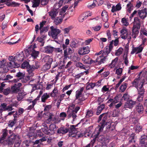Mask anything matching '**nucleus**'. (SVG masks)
<instances>
[{
  "label": "nucleus",
  "instance_id": "obj_1",
  "mask_svg": "<svg viewBox=\"0 0 147 147\" xmlns=\"http://www.w3.org/2000/svg\"><path fill=\"white\" fill-rule=\"evenodd\" d=\"M108 113H103L101 114L99 117L97 121L98 123H99L102 120L101 122L99 123L98 127H99L98 130L96 132V134L95 135V137H98L100 135V132L102 131L104 128L105 127V131H109L112 129H111V124L107 122V119Z\"/></svg>",
  "mask_w": 147,
  "mask_h": 147
},
{
  "label": "nucleus",
  "instance_id": "obj_2",
  "mask_svg": "<svg viewBox=\"0 0 147 147\" xmlns=\"http://www.w3.org/2000/svg\"><path fill=\"white\" fill-rule=\"evenodd\" d=\"M24 59V55L23 52L20 53L16 54L15 56H9V62L7 63L8 67L10 68L18 67L20 66V63Z\"/></svg>",
  "mask_w": 147,
  "mask_h": 147
},
{
  "label": "nucleus",
  "instance_id": "obj_3",
  "mask_svg": "<svg viewBox=\"0 0 147 147\" xmlns=\"http://www.w3.org/2000/svg\"><path fill=\"white\" fill-rule=\"evenodd\" d=\"M22 84L21 83H18L12 86L10 88L11 94L17 93L18 92Z\"/></svg>",
  "mask_w": 147,
  "mask_h": 147
},
{
  "label": "nucleus",
  "instance_id": "obj_4",
  "mask_svg": "<svg viewBox=\"0 0 147 147\" xmlns=\"http://www.w3.org/2000/svg\"><path fill=\"white\" fill-rule=\"evenodd\" d=\"M140 144L141 147H147V136L144 135L140 138Z\"/></svg>",
  "mask_w": 147,
  "mask_h": 147
},
{
  "label": "nucleus",
  "instance_id": "obj_5",
  "mask_svg": "<svg viewBox=\"0 0 147 147\" xmlns=\"http://www.w3.org/2000/svg\"><path fill=\"white\" fill-rule=\"evenodd\" d=\"M51 30V34L52 38L55 39L58 34L61 32V30L58 29L54 28V27L52 26L50 27Z\"/></svg>",
  "mask_w": 147,
  "mask_h": 147
},
{
  "label": "nucleus",
  "instance_id": "obj_6",
  "mask_svg": "<svg viewBox=\"0 0 147 147\" xmlns=\"http://www.w3.org/2000/svg\"><path fill=\"white\" fill-rule=\"evenodd\" d=\"M144 47V46H141V45H140L138 47H133L131 54V55H133L136 53V54L142 52Z\"/></svg>",
  "mask_w": 147,
  "mask_h": 147
},
{
  "label": "nucleus",
  "instance_id": "obj_7",
  "mask_svg": "<svg viewBox=\"0 0 147 147\" xmlns=\"http://www.w3.org/2000/svg\"><path fill=\"white\" fill-rule=\"evenodd\" d=\"M138 15L142 19H144L147 16V11L146 8H145L141 10H138Z\"/></svg>",
  "mask_w": 147,
  "mask_h": 147
},
{
  "label": "nucleus",
  "instance_id": "obj_8",
  "mask_svg": "<svg viewBox=\"0 0 147 147\" xmlns=\"http://www.w3.org/2000/svg\"><path fill=\"white\" fill-rule=\"evenodd\" d=\"M136 101H134L132 100L127 101L125 103L124 107L126 108L131 109L135 105Z\"/></svg>",
  "mask_w": 147,
  "mask_h": 147
},
{
  "label": "nucleus",
  "instance_id": "obj_9",
  "mask_svg": "<svg viewBox=\"0 0 147 147\" xmlns=\"http://www.w3.org/2000/svg\"><path fill=\"white\" fill-rule=\"evenodd\" d=\"M142 81H140V77L134 79L133 82H132L133 86L135 87L136 88L139 87V86H140L141 85Z\"/></svg>",
  "mask_w": 147,
  "mask_h": 147
},
{
  "label": "nucleus",
  "instance_id": "obj_10",
  "mask_svg": "<svg viewBox=\"0 0 147 147\" xmlns=\"http://www.w3.org/2000/svg\"><path fill=\"white\" fill-rule=\"evenodd\" d=\"M140 29V28L133 27L132 34H131L132 38H135L138 36Z\"/></svg>",
  "mask_w": 147,
  "mask_h": 147
},
{
  "label": "nucleus",
  "instance_id": "obj_11",
  "mask_svg": "<svg viewBox=\"0 0 147 147\" xmlns=\"http://www.w3.org/2000/svg\"><path fill=\"white\" fill-rule=\"evenodd\" d=\"M2 136L0 138V144H2L8 135V130L5 128L2 130Z\"/></svg>",
  "mask_w": 147,
  "mask_h": 147
},
{
  "label": "nucleus",
  "instance_id": "obj_12",
  "mask_svg": "<svg viewBox=\"0 0 147 147\" xmlns=\"http://www.w3.org/2000/svg\"><path fill=\"white\" fill-rule=\"evenodd\" d=\"M136 110L139 115L143 113L144 112V108L142 105L140 103L138 104L136 107Z\"/></svg>",
  "mask_w": 147,
  "mask_h": 147
},
{
  "label": "nucleus",
  "instance_id": "obj_13",
  "mask_svg": "<svg viewBox=\"0 0 147 147\" xmlns=\"http://www.w3.org/2000/svg\"><path fill=\"white\" fill-rule=\"evenodd\" d=\"M90 52L88 46L83 47L79 51V53L80 55H84Z\"/></svg>",
  "mask_w": 147,
  "mask_h": 147
},
{
  "label": "nucleus",
  "instance_id": "obj_14",
  "mask_svg": "<svg viewBox=\"0 0 147 147\" xmlns=\"http://www.w3.org/2000/svg\"><path fill=\"white\" fill-rule=\"evenodd\" d=\"M133 27L140 28L141 26V21L138 17H135L134 18Z\"/></svg>",
  "mask_w": 147,
  "mask_h": 147
},
{
  "label": "nucleus",
  "instance_id": "obj_15",
  "mask_svg": "<svg viewBox=\"0 0 147 147\" xmlns=\"http://www.w3.org/2000/svg\"><path fill=\"white\" fill-rule=\"evenodd\" d=\"M54 49V47L50 45H49L43 48V51L47 53H51L53 51Z\"/></svg>",
  "mask_w": 147,
  "mask_h": 147
},
{
  "label": "nucleus",
  "instance_id": "obj_16",
  "mask_svg": "<svg viewBox=\"0 0 147 147\" xmlns=\"http://www.w3.org/2000/svg\"><path fill=\"white\" fill-rule=\"evenodd\" d=\"M121 34V38L125 39L127 38V30L126 28H123L120 31Z\"/></svg>",
  "mask_w": 147,
  "mask_h": 147
},
{
  "label": "nucleus",
  "instance_id": "obj_17",
  "mask_svg": "<svg viewBox=\"0 0 147 147\" xmlns=\"http://www.w3.org/2000/svg\"><path fill=\"white\" fill-rule=\"evenodd\" d=\"M69 131L68 128L65 127H61L59 128L57 131L58 134H64L67 133Z\"/></svg>",
  "mask_w": 147,
  "mask_h": 147
},
{
  "label": "nucleus",
  "instance_id": "obj_18",
  "mask_svg": "<svg viewBox=\"0 0 147 147\" xmlns=\"http://www.w3.org/2000/svg\"><path fill=\"white\" fill-rule=\"evenodd\" d=\"M96 140L98 141L100 143H103L104 142L105 143V142H108L109 140L108 139H107L105 138V137L103 135H100L98 137H95Z\"/></svg>",
  "mask_w": 147,
  "mask_h": 147
},
{
  "label": "nucleus",
  "instance_id": "obj_19",
  "mask_svg": "<svg viewBox=\"0 0 147 147\" xmlns=\"http://www.w3.org/2000/svg\"><path fill=\"white\" fill-rule=\"evenodd\" d=\"M144 84V82H143L140 86L136 88L138 90V94L144 95L145 89L143 87V86Z\"/></svg>",
  "mask_w": 147,
  "mask_h": 147
},
{
  "label": "nucleus",
  "instance_id": "obj_20",
  "mask_svg": "<svg viewBox=\"0 0 147 147\" xmlns=\"http://www.w3.org/2000/svg\"><path fill=\"white\" fill-rule=\"evenodd\" d=\"M105 107L104 104H102L101 105L98 106L96 109V114L97 115H100L102 111L104 109Z\"/></svg>",
  "mask_w": 147,
  "mask_h": 147
},
{
  "label": "nucleus",
  "instance_id": "obj_21",
  "mask_svg": "<svg viewBox=\"0 0 147 147\" xmlns=\"http://www.w3.org/2000/svg\"><path fill=\"white\" fill-rule=\"evenodd\" d=\"M58 12L56 9H53L51 10L48 12L49 15L51 16L52 19H54L57 15L58 14Z\"/></svg>",
  "mask_w": 147,
  "mask_h": 147
},
{
  "label": "nucleus",
  "instance_id": "obj_22",
  "mask_svg": "<svg viewBox=\"0 0 147 147\" xmlns=\"http://www.w3.org/2000/svg\"><path fill=\"white\" fill-rule=\"evenodd\" d=\"M84 88L83 87L81 88L78 90H77L76 93V99L75 101L81 97L82 95V92L83 91Z\"/></svg>",
  "mask_w": 147,
  "mask_h": 147
},
{
  "label": "nucleus",
  "instance_id": "obj_23",
  "mask_svg": "<svg viewBox=\"0 0 147 147\" xmlns=\"http://www.w3.org/2000/svg\"><path fill=\"white\" fill-rule=\"evenodd\" d=\"M121 9V5L120 3H119L117 4L116 6L114 5L112 6L111 11L112 13H114L117 11L120 10Z\"/></svg>",
  "mask_w": 147,
  "mask_h": 147
},
{
  "label": "nucleus",
  "instance_id": "obj_24",
  "mask_svg": "<svg viewBox=\"0 0 147 147\" xmlns=\"http://www.w3.org/2000/svg\"><path fill=\"white\" fill-rule=\"evenodd\" d=\"M50 135L53 134L56 129V126L55 124H51L49 126Z\"/></svg>",
  "mask_w": 147,
  "mask_h": 147
},
{
  "label": "nucleus",
  "instance_id": "obj_25",
  "mask_svg": "<svg viewBox=\"0 0 147 147\" xmlns=\"http://www.w3.org/2000/svg\"><path fill=\"white\" fill-rule=\"evenodd\" d=\"M101 16L103 21L107 22L108 20V15L107 12L105 11H103L101 13Z\"/></svg>",
  "mask_w": 147,
  "mask_h": 147
},
{
  "label": "nucleus",
  "instance_id": "obj_26",
  "mask_svg": "<svg viewBox=\"0 0 147 147\" xmlns=\"http://www.w3.org/2000/svg\"><path fill=\"white\" fill-rule=\"evenodd\" d=\"M135 135L134 134H131L130 135L128 139V144H130L131 143L133 144L134 143L135 144L136 141L135 140Z\"/></svg>",
  "mask_w": 147,
  "mask_h": 147
},
{
  "label": "nucleus",
  "instance_id": "obj_27",
  "mask_svg": "<svg viewBox=\"0 0 147 147\" xmlns=\"http://www.w3.org/2000/svg\"><path fill=\"white\" fill-rule=\"evenodd\" d=\"M35 69L33 65H29L27 68V70L28 73L29 74V75L32 76L34 74L33 73V71Z\"/></svg>",
  "mask_w": 147,
  "mask_h": 147
},
{
  "label": "nucleus",
  "instance_id": "obj_28",
  "mask_svg": "<svg viewBox=\"0 0 147 147\" xmlns=\"http://www.w3.org/2000/svg\"><path fill=\"white\" fill-rule=\"evenodd\" d=\"M2 92L0 91V93H3V94L5 96H7L9 94H11V89L10 87L5 89H4L2 90Z\"/></svg>",
  "mask_w": 147,
  "mask_h": 147
},
{
  "label": "nucleus",
  "instance_id": "obj_29",
  "mask_svg": "<svg viewBox=\"0 0 147 147\" xmlns=\"http://www.w3.org/2000/svg\"><path fill=\"white\" fill-rule=\"evenodd\" d=\"M103 55H101L98 57V65H100L102 63H104V62L105 61L106 59H107V56L103 57Z\"/></svg>",
  "mask_w": 147,
  "mask_h": 147
},
{
  "label": "nucleus",
  "instance_id": "obj_30",
  "mask_svg": "<svg viewBox=\"0 0 147 147\" xmlns=\"http://www.w3.org/2000/svg\"><path fill=\"white\" fill-rule=\"evenodd\" d=\"M88 17V15L85 13H83L78 18V20L80 22H83Z\"/></svg>",
  "mask_w": 147,
  "mask_h": 147
},
{
  "label": "nucleus",
  "instance_id": "obj_31",
  "mask_svg": "<svg viewBox=\"0 0 147 147\" xmlns=\"http://www.w3.org/2000/svg\"><path fill=\"white\" fill-rule=\"evenodd\" d=\"M39 54V52L38 51H36L34 49H32V50L31 51L30 54L32 57L34 59H35L37 57Z\"/></svg>",
  "mask_w": 147,
  "mask_h": 147
},
{
  "label": "nucleus",
  "instance_id": "obj_32",
  "mask_svg": "<svg viewBox=\"0 0 147 147\" xmlns=\"http://www.w3.org/2000/svg\"><path fill=\"white\" fill-rule=\"evenodd\" d=\"M118 59V58L116 57L113 60L111 63L109 64V67L111 68H113L116 65L117 61Z\"/></svg>",
  "mask_w": 147,
  "mask_h": 147
},
{
  "label": "nucleus",
  "instance_id": "obj_33",
  "mask_svg": "<svg viewBox=\"0 0 147 147\" xmlns=\"http://www.w3.org/2000/svg\"><path fill=\"white\" fill-rule=\"evenodd\" d=\"M75 65L76 67H79L81 69L87 70L85 66L81 63L78 62H76L75 63Z\"/></svg>",
  "mask_w": 147,
  "mask_h": 147
},
{
  "label": "nucleus",
  "instance_id": "obj_34",
  "mask_svg": "<svg viewBox=\"0 0 147 147\" xmlns=\"http://www.w3.org/2000/svg\"><path fill=\"white\" fill-rule=\"evenodd\" d=\"M14 142V141H13V140H12L11 139L10 140L9 139V138H8V140H5L3 142V143L1 144L5 145V144H7L9 146L12 145Z\"/></svg>",
  "mask_w": 147,
  "mask_h": 147
},
{
  "label": "nucleus",
  "instance_id": "obj_35",
  "mask_svg": "<svg viewBox=\"0 0 147 147\" xmlns=\"http://www.w3.org/2000/svg\"><path fill=\"white\" fill-rule=\"evenodd\" d=\"M50 97V95L47 93H44L41 97V102H45L46 100Z\"/></svg>",
  "mask_w": 147,
  "mask_h": 147
},
{
  "label": "nucleus",
  "instance_id": "obj_36",
  "mask_svg": "<svg viewBox=\"0 0 147 147\" xmlns=\"http://www.w3.org/2000/svg\"><path fill=\"white\" fill-rule=\"evenodd\" d=\"M93 115V112L92 110L88 109L86 111V117L87 118H88L92 117Z\"/></svg>",
  "mask_w": 147,
  "mask_h": 147
},
{
  "label": "nucleus",
  "instance_id": "obj_37",
  "mask_svg": "<svg viewBox=\"0 0 147 147\" xmlns=\"http://www.w3.org/2000/svg\"><path fill=\"white\" fill-rule=\"evenodd\" d=\"M25 75V74H24L21 72H19L17 73L16 77L18 78V81H19L20 79L24 77Z\"/></svg>",
  "mask_w": 147,
  "mask_h": 147
},
{
  "label": "nucleus",
  "instance_id": "obj_38",
  "mask_svg": "<svg viewBox=\"0 0 147 147\" xmlns=\"http://www.w3.org/2000/svg\"><path fill=\"white\" fill-rule=\"evenodd\" d=\"M95 86V84L94 83H90L87 85L86 89V90H90V89H93Z\"/></svg>",
  "mask_w": 147,
  "mask_h": 147
},
{
  "label": "nucleus",
  "instance_id": "obj_39",
  "mask_svg": "<svg viewBox=\"0 0 147 147\" xmlns=\"http://www.w3.org/2000/svg\"><path fill=\"white\" fill-rule=\"evenodd\" d=\"M17 119H14L12 120H10L8 122V126L9 127H12L16 123Z\"/></svg>",
  "mask_w": 147,
  "mask_h": 147
},
{
  "label": "nucleus",
  "instance_id": "obj_40",
  "mask_svg": "<svg viewBox=\"0 0 147 147\" xmlns=\"http://www.w3.org/2000/svg\"><path fill=\"white\" fill-rule=\"evenodd\" d=\"M31 76H24V77L20 79V80L23 83H26L30 79Z\"/></svg>",
  "mask_w": 147,
  "mask_h": 147
},
{
  "label": "nucleus",
  "instance_id": "obj_41",
  "mask_svg": "<svg viewBox=\"0 0 147 147\" xmlns=\"http://www.w3.org/2000/svg\"><path fill=\"white\" fill-rule=\"evenodd\" d=\"M127 84L125 82H123V83L121 85L120 87V90L122 92H123L126 89Z\"/></svg>",
  "mask_w": 147,
  "mask_h": 147
},
{
  "label": "nucleus",
  "instance_id": "obj_42",
  "mask_svg": "<svg viewBox=\"0 0 147 147\" xmlns=\"http://www.w3.org/2000/svg\"><path fill=\"white\" fill-rule=\"evenodd\" d=\"M57 89L55 88L53 89L50 94V96L51 97H55L58 93Z\"/></svg>",
  "mask_w": 147,
  "mask_h": 147
},
{
  "label": "nucleus",
  "instance_id": "obj_43",
  "mask_svg": "<svg viewBox=\"0 0 147 147\" xmlns=\"http://www.w3.org/2000/svg\"><path fill=\"white\" fill-rule=\"evenodd\" d=\"M7 105V103H1V106H0V110L2 111V112L6 111Z\"/></svg>",
  "mask_w": 147,
  "mask_h": 147
},
{
  "label": "nucleus",
  "instance_id": "obj_44",
  "mask_svg": "<svg viewBox=\"0 0 147 147\" xmlns=\"http://www.w3.org/2000/svg\"><path fill=\"white\" fill-rule=\"evenodd\" d=\"M91 59L89 56L88 55H86L84 56L83 60L86 64H90V59Z\"/></svg>",
  "mask_w": 147,
  "mask_h": 147
},
{
  "label": "nucleus",
  "instance_id": "obj_45",
  "mask_svg": "<svg viewBox=\"0 0 147 147\" xmlns=\"http://www.w3.org/2000/svg\"><path fill=\"white\" fill-rule=\"evenodd\" d=\"M42 131L45 134L50 135L49 129L48 127H43L42 128Z\"/></svg>",
  "mask_w": 147,
  "mask_h": 147
},
{
  "label": "nucleus",
  "instance_id": "obj_46",
  "mask_svg": "<svg viewBox=\"0 0 147 147\" xmlns=\"http://www.w3.org/2000/svg\"><path fill=\"white\" fill-rule=\"evenodd\" d=\"M63 19L61 18H59L58 17L56 18L54 20V22L56 25H58L61 24L62 22Z\"/></svg>",
  "mask_w": 147,
  "mask_h": 147
},
{
  "label": "nucleus",
  "instance_id": "obj_47",
  "mask_svg": "<svg viewBox=\"0 0 147 147\" xmlns=\"http://www.w3.org/2000/svg\"><path fill=\"white\" fill-rule=\"evenodd\" d=\"M29 62L27 61H24L22 64L21 67L23 68H27L29 65Z\"/></svg>",
  "mask_w": 147,
  "mask_h": 147
},
{
  "label": "nucleus",
  "instance_id": "obj_48",
  "mask_svg": "<svg viewBox=\"0 0 147 147\" xmlns=\"http://www.w3.org/2000/svg\"><path fill=\"white\" fill-rule=\"evenodd\" d=\"M127 6L128 8V12L129 13H130L131 11L133 9V5L130 2L127 5Z\"/></svg>",
  "mask_w": 147,
  "mask_h": 147
},
{
  "label": "nucleus",
  "instance_id": "obj_49",
  "mask_svg": "<svg viewBox=\"0 0 147 147\" xmlns=\"http://www.w3.org/2000/svg\"><path fill=\"white\" fill-rule=\"evenodd\" d=\"M49 29V27L48 26L43 27L42 29H41L40 30V33L42 34L43 32H47L48 31Z\"/></svg>",
  "mask_w": 147,
  "mask_h": 147
},
{
  "label": "nucleus",
  "instance_id": "obj_50",
  "mask_svg": "<svg viewBox=\"0 0 147 147\" xmlns=\"http://www.w3.org/2000/svg\"><path fill=\"white\" fill-rule=\"evenodd\" d=\"M96 140V139L94 138L85 147H93Z\"/></svg>",
  "mask_w": 147,
  "mask_h": 147
},
{
  "label": "nucleus",
  "instance_id": "obj_51",
  "mask_svg": "<svg viewBox=\"0 0 147 147\" xmlns=\"http://www.w3.org/2000/svg\"><path fill=\"white\" fill-rule=\"evenodd\" d=\"M66 94H62L60 95L59 96V99L58 101H59L60 102H59V103L62 100L64 99H66L67 98L66 96Z\"/></svg>",
  "mask_w": 147,
  "mask_h": 147
},
{
  "label": "nucleus",
  "instance_id": "obj_52",
  "mask_svg": "<svg viewBox=\"0 0 147 147\" xmlns=\"http://www.w3.org/2000/svg\"><path fill=\"white\" fill-rule=\"evenodd\" d=\"M51 67V65L47 63H46L42 67V69L43 70L47 71Z\"/></svg>",
  "mask_w": 147,
  "mask_h": 147
},
{
  "label": "nucleus",
  "instance_id": "obj_53",
  "mask_svg": "<svg viewBox=\"0 0 147 147\" xmlns=\"http://www.w3.org/2000/svg\"><path fill=\"white\" fill-rule=\"evenodd\" d=\"M34 3L32 7H36L38 6L40 3V0H34Z\"/></svg>",
  "mask_w": 147,
  "mask_h": 147
},
{
  "label": "nucleus",
  "instance_id": "obj_54",
  "mask_svg": "<svg viewBox=\"0 0 147 147\" xmlns=\"http://www.w3.org/2000/svg\"><path fill=\"white\" fill-rule=\"evenodd\" d=\"M127 54L126 55L125 54H124L123 55V58L124 60V63L127 66L128 63L129 61L128 59Z\"/></svg>",
  "mask_w": 147,
  "mask_h": 147
},
{
  "label": "nucleus",
  "instance_id": "obj_55",
  "mask_svg": "<svg viewBox=\"0 0 147 147\" xmlns=\"http://www.w3.org/2000/svg\"><path fill=\"white\" fill-rule=\"evenodd\" d=\"M123 51V49L122 47L119 48L117 50V51L115 53V55L117 56H119L121 55Z\"/></svg>",
  "mask_w": 147,
  "mask_h": 147
},
{
  "label": "nucleus",
  "instance_id": "obj_56",
  "mask_svg": "<svg viewBox=\"0 0 147 147\" xmlns=\"http://www.w3.org/2000/svg\"><path fill=\"white\" fill-rule=\"evenodd\" d=\"M35 69L39 68L40 65V63L39 62L37 61H35L34 63L32 65Z\"/></svg>",
  "mask_w": 147,
  "mask_h": 147
},
{
  "label": "nucleus",
  "instance_id": "obj_57",
  "mask_svg": "<svg viewBox=\"0 0 147 147\" xmlns=\"http://www.w3.org/2000/svg\"><path fill=\"white\" fill-rule=\"evenodd\" d=\"M111 51V50H110V49L108 47H106L104 49V52L102 53L103 55V54H105L107 55Z\"/></svg>",
  "mask_w": 147,
  "mask_h": 147
},
{
  "label": "nucleus",
  "instance_id": "obj_58",
  "mask_svg": "<svg viewBox=\"0 0 147 147\" xmlns=\"http://www.w3.org/2000/svg\"><path fill=\"white\" fill-rule=\"evenodd\" d=\"M8 136V138H9V139L10 140L11 139L14 142L17 137V136L14 134H12L9 136Z\"/></svg>",
  "mask_w": 147,
  "mask_h": 147
},
{
  "label": "nucleus",
  "instance_id": "obj_59",
  "mask_svg": "<svg viewBox=\"0 0 147 147\" xmlns=\"http://www.w3.org/2000/svg\"><path fill=\"white\" fill-rule=\"evenodd\" d=\"M138 96L137 100L139 102H141L143 100L144 95L138 94Z\"/></svg>",
  "mask_w": 147,
  "mask_h": 147
},
{
  "label": "nucleus",
  "instance_id": "obj_60",
  "mask_svg": "<svg viewBox=\"0 0 147 147\" xmlns=\"http://www.w3.org/2000/svg\"><path fill=\"white\" fill-rule=\"evenodd\" d=\"M129 96L128 94L127 93H125L123 95V96L122 97V98L124 100H128L129 98Z\"/></svg>",
  "mask_w": 147,
  "mask_h": 147
},
{
  "label": "nucleus",
  "instance_id": "obj_61",
  "mask_svg": "<svg viewBox=\"0 0 147 147\" xmlns=\"http://www.w3.org/2000/svg\"><path fill=\"white\" fill-rule=\"evenodd\" d=\"M78 44V43L74 40H72L70 42V46L71 47H76Z\"/></svg>",
  "mask_w": 147,
  "mask_h": 147
},
{
  "label": "nucleus",
  "instance_id": "obj_62",
  "mask_svg": "<svg viewBox=\"0 0 147 147\" xmlns=\"http://www.w3.org/2000/svg\"><path fill=\"white\" fill-rule=\"evenodd\" d=\"M121 22L123 25L126 26H127L129 24V23L127 22V20L125 18H123L122 19Z\"/></svg>",
  "mask_w": 147,
  "mask_h": 147
},
{
  "label": "nucleus",
  "instance_id": "obj_63",
  "mask_svg": "<svg viewBox=\"0 0 147 147\" xmlns=\"http://www.w3.org/2000/svg\"><path fill=\"white\" fill-rule=\"evenodd\" d=\"M122 69L119 68L116 69V73L118 76H121L122 72Z\"/></svg>",
  "mask_w": 147,
  "mask_h": 147
},
{
  "label": "nucleus",
  "instance_id": "obj_64",
  "mask_svg": "<svg viewBox=\"0 0 147 147\" xmlns=\"http://www.w3.org/2000/svg\"><path fill=\"white\" fill-rule=\"evenodd\" d=\"M29 141L28 140H25L23 142L22 147H28L29 146Z\"/></svg>",
  "mask_w": 147,
  "mask_h": 147
}]
</instances>
